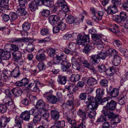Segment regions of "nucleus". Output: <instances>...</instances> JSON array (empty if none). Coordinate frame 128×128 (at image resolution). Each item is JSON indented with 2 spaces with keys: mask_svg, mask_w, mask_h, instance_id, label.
<instances>
[{
  "mask_svg": "<svg viewBox=\"0 0 128 128\" xmlns=\"http://www.w3.org/2000/svg\"><path fill=\"white\" fill-rule=\"evenodd\" d=\"M68 96L69 98H71L72 100H67L65 104L66 106L67 107L70 108L71 110H73L74 109V104L72 100V97L70 96Z\"/></svg>",
  "mask_w": 128,
  "mask_h": 128,
  "instance_id": "5701e85b",
  "label": "nucleus"
},
{
  "mask_svg": "<svg viewBox=\"0 0 128 128\" xmlns=\"http://www.w3.org/2000/svg\"><path fill=\"white\" fill-rule=\"evenodd\" d=\"M109 119H111V120H114V119L117 120L118 122L114 121L113 123L114 124H117L119 122L118 118L117 117V115L112 112H110L108 116Z\"/></svg>",
  "mask_w": 128,
  "mask_h": 128,
  "instance_id": "2eb2a0df",
  "label": "nucleus"
},
{
  "mask_svg": "<svg viewBox=\"0 0 128 128\" xmlns=\"http://www.w3.org/2000/svg\"><path fill=\"white\" fill-rule=\"evenodd\" d=\"M67 77L61 75H59L58 76V81L59 84H64L66 83Z\"/></svg>",
  "mask_w": 128,
  "mask_h": 128,
  "instance_id": "a878e982",
  "label": "nucleus"
},
{
  "mask_svg": "<svg viewBox=\"0 0 128 128\" xmlns=\"http://www.w3.org/2000/svg\"><path fill=\"white\" fill-rule=\"evenodd\" d=\"M37 66L40 71L43 70L46 68V66L45 64L42 62H40L38 63Z\"/></svg>",
  "mask_w": 128,
  "mask_h": 128,
  "instance_id": "37998d69",
  "label": "nucleus"
},
{
  "mask_svg": "<svg viewBox=\"0 0 128 128\" xmlns=\"http://www.w3.org/2000/svg\"><path fill=\"white\" fill-rule=\"evenodd\" d=\"M80 61L83 64L84 66L87 68H89L91 66L90 64L86 60H83V59L81 58L80 60Z\"/></svg>",
  "mask_w": 128,
  "mask_h": 128,
  "instance_id": "5fc2aeb1",
  "label": "nucleus"
},
{
  "mask_svg": "<svg viewBox=\"0 0 128 128\" xmlns=\"http://www.w3.org/2000/svg\"><path fill=\"white\" fill-rule=\"evenodd\" d=\"M45 106V104L44 102L42 100H40L36 102V107L39 109H42L44 108Z\"/></svg>",
  "mask_w": 128,
  "mask_h": 128,
  "instance_id": "f704fd0d",
  "label": "nucleus"
},
{
  "mask_svg": "<svg viewBox=\"0 0 128 128\" xmlns=\"http://www.w3.org/2000/svg\"><path fill=\"white\" fill-rule=\"evenodd\" d=\"M95 14L97 17L98 19L99 20H101L102 19V16L104 14L102 11H100L98 12H96Z\"/></svg>",
  "mask_w": 128,
  "mask_h": 128,
  "instance_id": "774afa93",
  "label": "nucleus"
},
{
  "mask_svg": "<svg viewBox=\"0 0 128 128\" xmlns=\"http://www.w3.org/2000/svg\"><path fill=\"white\" fill-rule=\"evenodd\" d=\"M118 99V104L120 105H123L126 101L124 96L123 95H121L119 96Z\"/></svg>",
  "mask_w": 128,
  "mask_h": 128,
  "instance_id": "a18cd8bd",
  "label": "nucleus"
},
{
  "mask_svg": "<svg viewBox=\"0 0 128 128\" xmlns=\"http://www.w3.org/2000/svg\"><path fill=\"white\" fill-rule=\"evenodd\" d=\"M40 33L42 36L47 35L49 34V30L47 28H44L42 30L40 31Z\"/></svg>",
  "mask_w": 128,
  "mask_h": 128,
  "instance_id": "338daca9",
  "label": "nucleus"
},
{
  "mask_svg": "<svg viewBox=\"0 0 128 128\" xmlns=\"http://www.w3.org/2000/svg\"><path fill=\"white\" fill-rule=\"evenodd\" d=\"M66 4V2L64 0H58L57 2L58 6L61 8Z\"/></svg>",
  "mask_w": 128,
  "mask_h": 128,
  "instance_id": "69168bd1",
  "label": "nucleus"
},
{
  "mask_svg": "<svg viewBox=\"0 0 128 128\" xmlns=\"http://www.w3.org/2000/svg\"><path fill=\"white\" fill-rule=\"evenodd\" d=\"M46 99L50 103L53 104H56L58 101V99L56 96L51 94L48 96Z\"/></svg>",
  "mask_w": 128,
  "mask_h": 128,
  "instance_id": "dca6fc26",
  "label": "nucleus"
},
{
  "mask_svg": "<svg viewBox=\"0 0 128 128\" xmlns=\"http://www.w3.org/2000/svg\"><path fill=\"white\" fill-rule=\"evenodd\" d=\"M0 2V6L2 8H5L6 10L8 9V0H2Z\"/></svg>",
  "mask_w": 128,
  "mask_h": 128,
  "instance_id": "7c9ffc66",
  "label": "nucleus"
},
{
  "mask_svg": "<svg viewBox=\"0 0 128 128\" xmlns=\"http://www.w3.org/2000/svg\"><path fill=\"white\" fill-rule=\"evenodd\" d=\"M107 118L105 115H102L98 118L97 121L102 122L104 121H106L107 120Z\"/></svg>",
  "mask_w": 128,
  "mask_h": 128,
  "instance_id": "13d9d810",
  "label": "nucleus"
},
{
  "mask_svg": "<svg viewBox=\"0 0 128 128\" xmlns=\"http://www.w3.org/2000/svg\"><path fill=\"white\" fill-rule=\"evenodd\" d=\"M80 76H81L78 74H72L70 76V80L72 82H76L80 80Z\"/></svg>",
  "mask_w": 128,
  "mask_h": 128,
  "instance_id": "c85d7f7f",
  "label": "nucleus"
},
{
  "mask_svg": "<svg viewBox=\"0 0 128 128\" xmlns=\"http://www.w3.org/2000/svg\"><path fill=\"white\" fill-rule=\"evenodd\" d=\"M107 55H110L111 56H115L118 54L116 51L112 48H108L106 51Z\"/></svg>",
  "mask_w": 128,
  "mask_h": 128,
  "instance_id": "c756f323",
  "label": "nucleus"
},
{
  "mask_svg": "<svg viewBox=\"0 0 128 128\" xmlns=\"http://www.w3.org/2000/svg\"><path fill=\"white\" fill-rule=\"evenodd\" d=\"M34 49V46L32 44H28L26 48V50L28 52H32Z\"/></svg>",
  "mask_w": 128,
  "mask_h": 128,
  "instance_id": "09e8293b",
  "label": "nucleus"
},
{
  "mask_svg": "<svg viewBox=\"0 0 128 128\" xmlns=\"http://www.w3.org/2000/svg\"><path fill=\"white\" fill-rule=\"evenodd\" d=\"M25 8L21 6H18L16 12L18 16H25L26 15L27 12L25 10Z\"/></svg>",
  "mask_w": 128,
  "mask_h": 128,
  "instance_id": "f3484780",
  "label": "nucleus"
},
{
  "mask_svg": "<svg viewBox=\"0 0 128 128\" xmlns=\"http://www.w3.org/2000/svg\"><path fill=\"white\" fill-rule=\"evenodd\" d=\"M97 67L98 68V70L99 72L100 73H102L104 72L106 74L108 75L109 74L108 73V69H107L106 66L103 64H99L98 65Z\"/></svg>",
  "mask_w": 128,
  "mask_h": 128,
  "instance_id": "412c9836",
  "label": "nucleus"
},
{
  "mask_svg": "<svg viewBox=\"0 0 128 128\" xmlns=\"http://www.w3.org/2000/svg\"><path fill=\"white\" fill-rule=\"evenodd\" d=\"M38 52L40 54L36 55V59L39 61H43L46 58V56L44 54L45 51L42 50H38Z\"/></svg>",
  "mask_w": 128,
  "mask_h": 128,
  "instance_id": "ddd939ff",
  "label": "nucleus"
},
{
  "mask_svg": "<svg viewBox=\"0 0 128 128\" xmlns=\"http://www.w3.org/2000/svg\"><path fill=\"white\" fill-rule=\"evenodd\" d=\"M86 113H87L88 116L90 118H94L96 114V112L94 110H86Z\"/></svg>",
  "mask_w": 128,
  "mask_h": 128,
  "instance_id": "58836bf2",
  "label": "nucleus"
},
{
  "mask_svg": "<svg viewBox=\"0 0 128 128\" xmlns=\"http://www.w3.org/2000/svg\"><path fill=\"white\" fill-rule=\"evenodd\" d=\"M60 128H63L65 126V122L64 120H58L55 121L54 122Z\"/></svg>",
  "mask_w": 128,
  "mask_h": 128,
  "instance_id": "e433bc0d",
  "label": "nucleus"
},
{
  "mask_svg": "<svg viewBox=\"0 0 128 128\" xmlns=\"http://www.w3.org/2000/svg\"><path fill=\"white\" fill-rule=\"evenodd\" d=\"M31 112L32 113L31 115L34 116L33 121L35 123H38V122H40L42 118L41 115L38 113L35 109H32L31 111Z\"/></svg>",
  "mask_w": 128,
  "mask_h": 128,
  "instance_id": "39448f33",
  "label": "nucleus"
},
{
  "mask_svg": "<svg viewBox=\"0 0 128 128\" xmlns=\"http://www.w3.org/2000/svg\"><path fill=\"white\" fill-rule=\"evenodd\" d=\"M108 80L106 79H102L100 82V84L102 86L106 87L108 86Z\"/></svg>",
  "mask_w": 128,
  "mask_h": 128,
  "instance_id": "8fccbe9b",
  "label": "nucleus"
},
{
  "mask_svg": "<svg viewBox=\"0 0 128 128\" xmlns=\"http://www.w3.org/2000/svg\"><path fill=\"white\" fill-rule=\"evenodd\" d=\"M10 120V118H8L5 116H2L0 119V128H7L6 127L7 123Z\"/></svg>",
  "mask_w": 128,
  "mask_h": 128,
  "instance_id": "423d86ee",
  "label": "nucleus"
},
{
  "mask_svg": "<svg viewBox=\"0 0 128 128\" xmlns=\"http://www.w3.org/2000/svg\"><path fill=\"white\" fill-rule=\"evenodd\" d=\"M23 119L20 116H17L15 120V123L16 124H17L19 125H22V124L23 123Z\"/></svg>",
  "mask_w": 128,
  "mask_h": 128,
  "instance_id": "4c0bfd02",
  "label": "nucleus"
},
{
  "mask_svg": "<svg viewBox=\"0 0 128 128\" xmlns=\"http://www.w3.org/2000/svg\"><path fill=\"white\" fill-rule=\"evenodd\" d=\"M86 112L84 111L81 109H79L77 112L78 115L82 119V122H85V125L86 122L85 120L86 119Z\"/></svg>",
  "mask_w": 128,
  "mask_h": 128,
  "instance_id": "4468645a",
  "label": "nucleus"
},
{
  "mask_svg": "<svg viewBox=\"0 0 128 128\" xmlns=\"http://www.w3.org/2000/svg\"><path fill=\"white\" fill-rule=\"evenodd\" d=\"M18 1L19 4L18 6L26 8L25 5L26 3L27 0H18Z\"/></svg>",
  "mask_w": 128,
  "mask_h": 128,
  "instance_id": "0e129e2a",
  "label": "nucleus"
},
{
  "mask_svg": "<svg viewBox=\"0 0 128 128\" xmlns=\"http://www.w3.org/2000/svg\"><path fill=\"white\" fill-rule=\"evenodd\" d=\"M11 56L10 52H6L2 49L0 50V57L2 60H8L10 58Z\"/></svg>",
  "mask_w": 128,
  "mask_h": 128,
  "instance_id": "6e6552de",
  "label": "nucleus"
},
{
  "mask_svg": "<svg viewBox=\"0 0 128 128\" xmlns=\"http://www.w3.org/2000/svg\"><path fill=\"white\" fill-rule=\"evenodd\" d=\"M98 100L100 101V104H101L102 105L106 104L104 106H106L107 104L110 100V98L108 97L104 98L103 99L98 98Z\"/></svg>",
  "mask_w": 128,
  "mask_h": 128,
  "instance_id": "cd10ccee",
  "label": "nucleus"
},
{
  "mask_svg": "<svg viewBox=\"0 0 128 128\" xmlns=\"http://www.w3.org/2000/svg\"><path fill=\"white\" fill-rule=\"evenodd\" d=\"M113 91L110 94L112 97H114L118 96L119 92V90L116 88H114Z\"/></svg>",
  "mask_w": 128,
  "mask_h": 128,
  "instance_id": "603ef678",
  "label": "nucleus"
},
{
  "mask_svg": "<svg viewBox=\"0 0 128 128\" xmlns=\"http://www.w3.org/2000/svg\"><path fill=\"white\" fill-rule=\"evenodd\" d=\"M97 83V80L93 77L89 78L87 80V83L89 86L94 85Z\"/></svg>",
  "mask_w": 128,
  "mask_h": 128,
  "instance_id": "c9c22d12",
  "label": "nucleus"
},
{
  "mask_svg": "<svg viewBox=\"0 0 128 128\" xmlns=\"http://www.w3.org/2000/svg\"><path fill=\"white\" fill-rule=\"evenodd\" d=\"M8 44L10 46V49L15 51H17L18 49V46L14 44Z\"/></svg>",
  "mask_w": 128,
  "mask_h": 128,
  "instance_id": "052dcab7",
  "label": "nucleus"
},
{
  "mask_svg": "<svg viewBox=\"0 0 128 128\" xmlns=\"http://www.w3.org/2000/svg\"><path fill=\"white\" fill-rule=\"evenodd\" d=\"M66 118L68 122L71 125V128H85L86 125L85 122H81L80 124L76 125V121L67 115L66 117Z\"/></svg>",
  "mask_w": 128,
  "mask_h": 128,
  "instance_id": "7ed1b4c3",
  "label": "nucleus"
},
{
  "mask_svg": "<svg viewBox=\"0 0 128 128\" xmlns=\"http://www.w3.org/2000/svg\"><path fill=\"white\" fill-rule=\"evenodd\" d=\"M112 2L113 5V6L116 8L122 4L121 0H112Z\"/></svg>",
  "mask_w": 128,
  "mask_h": 128,
  "instance_id": "79ce46f5",
  "label": "nucleus"
},
{
  "mask_svg": "<svg viewBox=\"0 0 128 128\" xmlns=\"http://www.w3.org/2000/svg\"><path fill=\"white\" fill-rule=\"evenodd\" d=\"M75 46L76 44L74 43H69L68 46L70 50L66 48L64 50L65 52L68 54L72 55L74 54V50L75 48Z\"/></svg>",
  "mask_w": 128,
  "mask_h": 128,
  "instance_id": "0eeeda50",
  "label": "nucleus"
},
{
  "mask_svg": "<svg viewBox=\"0 0 128 128\" xmlns=\"http://www.w3.org/2000/svg\"><path fill=\"white\" fill-rule=\"evenodd\" d=\"M89 34L85 35L83 36L82 35L78 36L77 40V43L79 45L85 46L89 43L90 41ZM92 48L89 45H87L83 50V52L86 54L90 52Z\"/></svg>",
  "mask_w": 128,
  "mask_h": 128,
  "instance_id": "f03ea898",
  "label": "nucleus"
},
{
  "mask_svg": "<svg viewBox=\"0 0 128 128\" xmlns=\"http://www.w3.org/2000/svg\"><path fill=\"white\" fill-rule=\"evenodd\" d=\"M1 16L3 20L5 22H7L10 19V16L8 14H2L1 15Z\"/></svg>",
  "mask_w": 128,
  "mask_h": 128,
  "instance_id": "4d7b16f0",
  "label": "nucleus"
},
{
  "mask_svg": "<svg viewBox=\"0 0 128 128\" xmlns=\"http://www.w3.org/2000/svg\"><path fill=\"white\" fill-rule=\"evenodd\" d=\"M78 87L73 85H70L68 88V90L69 92L71 93H73L75 92L78 90Z\"/></svg>",
  "mask_w": 128,
  "mask_h": 128,
  "instance_id": "ea45409f",
  "label": "nucleus"
},
{
  "mask_svg": "<svg viewBox=\"0 0 128 128\" xmlns=\"http://www.w3.org/2000/svg\"><path fill=\"white\" fill-rule=\"evenodd\" d=\"M120 17L122 20V21H124L127 18L126 14L125 12H120Z\"/></svg>",
  "mask_w": 128,
  "mask_h": 128,
  "instance_id": "e2e57ef3",
  "label": "nucleus"
},
{
  "mask_svg": "<svg viewBox=\"0 0 128 128\" xmlns=\"http://www.w3.org/2000/svg\"><path fill=\"white\" fill-rule=\"evenodd\" d=\"M50 116L55 121L58 120L60 116L59 112L56 110H50Z\"/></svg>",
  "mask_w": 128,
  "mask_h": 128,
  "instance_id": "9b49d317",
  "label": "nucleus"
},
{
  "mask_svg": "<svg viewBox=\"0 0 128 128\" xmlns=\"http://www.w3.org/2000/svg\"><path fill=\"white\" fill-rule=\"evenodd\" d=\"M90 59L92 62L94 64L98 63L100 62V59L98 54L92 55L90 56Z\"/></svg>",
  "mask_w": 128,
  "mask_h": 128,
  "instance_id": "b1692460",
  "label": "nucleus"
},
{
  "mask_svg": "<svg viewBox=\"0 0 128 128\" xmlns=\"http://www.w3.org/2000/svg\"><path fill=\"white\" fill-rule=\"evenodd\" d=\"M122 26L120 25L119 26L116 24H115L114 27L113 28H110V30L112 32L114 33L115 34H117L119 32V29L118 28Z\"/></svg>",
  "mask_w": 128,
  "mask_h": 128,
  "instance_id": "de8ad7c7",
  "label": "nucleus"
},
{
  "mask_svg": "<svg viewBox=\"0 0 128 128\" xmlns=\"http://www.w3.org/2000/svg\"><path fill=\"white\" fill-rule=\"evenodd\" d=\"M121 60V57L116 54L114 56V58L112 61L114 65L116 66H117L120 64Z\"/></svg>",
  "mask_w": 128,
  "mask_h": 128,
  "instance_id": "aec40b11",
  "label": "nucleus"
},
{
  "mask_svg": "<svg viewBox=\"0 0 128 128\" xmlns=\"http://www.w3.org/2000/svg\"><path fill=\"white\" fill-rule=\"evenodd\" d=\"M32 109L29 111H26L22 112L21 115V117L23 120L26 121L28 122L30 121V114L32 113L31 112Z\"/></svg>",
  "mask_w": 128,
  "mask_h": 128,
  "instance_id": "1a4fd4ad",
  "label": "nucleus"
},
{
  "mask_svg": "<svg viewBox=\"0 0 128 128\" xmlns=\"http://www.w3.org/2000/svg\"><path fill=\"white\" fill-rule=\"evenodd\" d=\"M38 8V6L35 2L33 1L28 4V9L32 12L35 11Z\"/></svg>",
  "mask_w": 128,
  "mask_h": 128,
  "instance_id": "393cba45",
  "label": "nucleus"
},
{
  "mask_svg": "<svg viewBox=\"0 0 128 128\" xmlns=\"http://www.w3.org/2000/svg\"><path fill=\"white\" fill-rule=\"evenodd\" d=\"M57 15L58 18H61L62 20H63L65 18L66 14V12L61 10L58 12Z\"/></svg>",
  "mask_w": 128,
  "mask_h": 128,
  "instance_id": "a19ab883",
  "label": "nucleus"
},
{
  "mask_svg": "<svg viewBox=\"0 0 128 128\" xmlns=\"http://www.w3.org/2000/svg\"><path fill=\"white\" fill-rule=\"evenodd\" d=\"M12 54L15 60H20L22 56L21 52L18 50L12 53Z\"/></svg>",
  "mask_w": 128,
  "mask_h": 128,
  "instance_id": "72a5a7b5",
  "label": "nucleus"
},
{
  "mask_svg": "<svg viewBox=\"0 0 128 128\" xmlns=\"http://www.w3.org/2000/svg\"><path fill=\"white\" fill-rule=\"evenodd\" d=\"M110 110L108 107L106 106H104L102 110V113L106 116H108L110 113Z\"/></svg>",
  "mask_w": 128,
  "mask_h": 128,
  "instance_id": "3c124183",
  "label": "nucleus"
},
{
  "mask_svg": "<svg viewBox=\"0 0 128 128\" xmlns=\"http://www.w3.org/2000/svg\"><path fill=\"white\" fill-rule=\"evenodd\" d=\"M8 107L6 105L0 104V112L4 113L6 112L7 110Z\"/></svg>",
  "mask_w": 128,
  "mask_h": 128,
  "instance_id": "6e6d98bb",
  "label": "nucleus"
},
{
  "mask_svg": "<svg viewBox=\"0 0 128 128\" xmlns=\"http://www.w3.org/2000/svg\"><path fill=\"white\" fill-rule=\"evenodd\" d=\"M94 99V97L91 96H88L87 100H85L84 102L86 104L92 102Z\"/></svg>",
  "mask_w": 128,
  "mask_h": 128,
  "instance_id": "680f3d73",
  "label": "nucleus"
},
{
  "mask_svg": "<svg viewBox=\"0 0 128 128\" xmlns=\"http://www.w3.org/2000/svg\"><path fill=\"white\" fill-rule=\"evenodd\" d=\"M48 53L50 56L53 58L54 61L56 64L60 63L63 71H66L71 66L70 64L65 59L66 57L64 54H62L59 56L56 54L55 50L52 48H50L48 49Z\"/></svg>",
  "mask_w": 128,
  "mask_h": 128,
  "instance_id": "f257e3e1",
  "label": "nucleus"
},
{
  "mask_svg": "<svg viewBox=\"0 0 128 128\" xmlns=\"http://www.w3.org/2000/svg\"><path fill=\"white\" fill-rule=\"evenodd\" d=\"M104 89L101 88L97 89L96 92V98H101L104 94Z\"/></svg>",
  "mask_w": 128,
  "mask_h": 128,
  "instance_id": "2f4dec72",
  "label": "nucleus"
},
{
  "mask_svg": "<svg viewBox=\"0 0 128 128\" xmlns=\"http://www.w3.org/2000/svg\"><path fill=\"white\" fill-rule=\"evenodd\" d=\"M12 92L15 96H19L21 95L22 93L21 90L19 88H14L12 90Z\"/></svg>",
  "mask_w": 128,
  "mask_h": 128,
  "instance_id": "473e14b6",
  "label": "nucleus"
},
{
  "mask_svg": "<svg viewBox=\"0 0 128 128\" xmlns=\"http://www.w3.org/2000/svg\"><path fill=\"white\" fill-rule=\"evenodd\" d=\"M10 42L12 43L14 42L17 43H20L22 42V38H12L10 40Z\"/></svg>",
  "mask_w": 128,
  "mask_h": 128,
  "instance_id": "bf43d9fd",
  "label": "nucleus"
},
{
  "mask_svg": "<svg viewBox=\"0 0 128 128\" xmlns=\"http://www.w3.org/2000/svg\"><path fill=\"white\" fill-rule=\"evenodd\" d=\"M6 102L5 103V105H6L8 108L9 109L13 110L14 109L15 106L13 103L12 100L10 97H7L6 99Z\"/></svg>",
  "mask_w": 128,
  "mask_h": 128,
  "instance_id": "f8f14e48",
  "label": "nucleus"
},
{
  "mask_svg": "<svg viewBox=\"0 0 128 128\" xmlns=\"http://www.w3.org/2000/svg\"><path fill=\"white\" fill-rule=\"evenodd\" d=\"M116 102L113 100H111L109 101L106 106V107L111 110H113L116 107Z\"/></svg>",
  "mask_w": 128,
  "mask_h": 128,
  "instance_id": "a211bd4d",
  "label": "nucleus"
},
{
  "mask_svg": "<svg viewBox=\"0 0 128 128\" xmlns=\"http://www.w3.org/2000/svg\"><path fill=\"white\" fill-rule=\"evenodd\" d=\"M30 26V24L28 22H24L22 25L23 30L24 31L29 30Z\"/></svg>",
  "mask_w": 128,
  "mask_h": 128,
  "instance_id": "c03bdc74",
  "label": "nucleus"
},
{
  "mask_svg": "<svg viewBox=\"0 0 128 128\" xmlns=\"http://www.w3.org/2000/svg\"><path fill=\"white\" fill-rule=\"evenodd\" d=\"M59 18L56 15L51 16L48 18L49 22L52 25L56 24Z\"/></svg>",
  "mask_w": 128,
  "mask_h": 128,
  "instance_id": "6ab92c4d",
  "label": "nucleus"
},
{
  "mask_svg": "<svg viewBox=\"0 0 128 128\" xmlns=\"http://www.w3.org/2000/svg\"><path fill=\"white\" fill-rule=\"evenodd\" d=\"M117 9L113 6H110L108 7L106 11L108 15L116 13Z\"/></svg>",
  "mask_w": 128,
  "mask_h": 128,
  "instance_id": "bb28decb",
  "label": "nucleus"
},
{
  "mask_svg": "<svg viewBox=\"0 0 128 128\" xmlns=\"http://www.w3.org/2000/svg\"><path fill=\"white\" fill-rule=\"evenodd\" d=\"M20 74L19 68L18 67H15L11 72V75L14 78L18 77Z\"/></svg>",
  "mask_w": 128,
  "mask_h": 128,
  "instance_id": "4be33fe9",
  "label": "nucleus"
},
{
  "mask_svg": "<svg viewBox=\"0 0 128 128\" xmlns=\"http://www.w3.org/2000/svg\"><path fill=\"white\" fill-rule=\"evenodd\" d=\"M57 26L60 28V30H64L65 29L66 26L65 23L62 22L58 23Z\"/></svg>",
  "mask_w": 128,
  "mask_h": 128,
  "instance_id": "864d4df0",
  "label": "nucleus"
},
{
  "mask_svg": "<svg viewBox=\"0 0 128 128\" xmlns=\"http://www.w3.org/2000/svg\"><path fill=\"white\" fill-rule=\"evenodd\" d=\"M66 22L69 24H72L74 22V18L71 15H69L66 18Z\"/></svg>",
  "mask_w": 128,
  "mask_h": 128,
  "instance_id": "49530a36",
  "label": "nucleus"
},
{
  "mask_svg": "<svg viewBox=\"0 0 128 128\" xmlns=\"http://www.w3.org/2000/svg\"><path fill=\"white\" fill-rule=\"evenodd\" d=\"M100 101L98 98H96L94 101L90 103L86 106L89 110H94L97 108L98 104L100 103Z\"/></svg>",
  "mask_w": 128,
  "mask_h": 128,
  "instance_id": "20e7f679",
  "label": "nucleus"
},
{
  "mask_svg": "<svg viewBox=\"0 0 128 128\" xmlns=\"http://www.w3.org/2000/svg\"><path fill=\"white\" fill-rule=\"evenodd\" d=\"M29 83V80L26 78H23L21 80L16 82L15 83L16 85L19 87L25 86Z\"/></svg>",
  "mask_w": 128,
  "mask_h": 128,
  "instance_id": "9d476101",
  "label": "nucleus"
}]
</instances>
